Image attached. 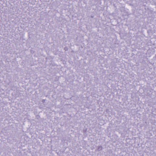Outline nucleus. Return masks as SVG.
Masks as SVG:
<instances>
[{
    "mask_svg": "<svg viewBox=\"0 0 156 156\" xmlns=\"http://www.w3.org/2000/svg\"><path fill=\"white\" fill-rule=\"evenodd\" d=\"M103 147L102 146H98L97 150L98 151H100L102 150Z\"/></svg>",
    "mask_w": 156,
    "mask_h": 156,
    "instance_id": "obj_1",
    "label": "nucleus"
}]
</instances>
